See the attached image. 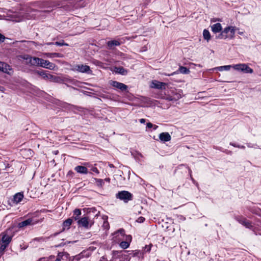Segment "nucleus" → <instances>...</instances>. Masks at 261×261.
I'll return each mask as SVG.
<instances>
[{
    "label": "nucleus",
    "instance_id": "32",
    "mask_svg": "<svg viewBox=\"0 0 261 261\" xmlns=\"http://www.w3.org/2000/svg\"><path fill=\"white\" fill-rule=\"evenodd\" d=\"M55 44L56 45L60 46H64V45L68 46V44L67 43H64V42L63 41H60V42H56L55 43Z\"/></svg>",
    "mask_w": 261,
    "mask_h": 261
},
{
    "label": "nucleus",
    "instance_id": "55",
    "mask_svg": "<svg viewBox=\"0 0 261 261\" xmlns=\"http://www.w3.org/2000/svg\"><path fill=\"white\" fill-rule=\"evenodd\" d=\"M107 224V222H104V225Z\"/></svg>",
    "mask_w": 261,
    "mask_h": 261
},
{
    "label": "nucleus",
    "instance_id": "46",
    "mask_svg": "<svg viewBox=\"0 0 261 261\" xmlns=\"http://www.w3.org/2000/svg\"><path fill=\"white\" fill-rule=\"evenodd\" d=\"M152 128H153V129L154 130H155V129H156L158 128V126L156 125H154L153 124V126L152 127Z\"/></svg>",
    "mask_w": 261,
    "mask_h": 261
},
{
    "label": "nucleus",
    "instance_id": "20",
    "mask_svg": "<svg viewBox=\"0 0 261 261\" xmlns=\"http://www.w3.org/2000/svg\"><path fill=\"white\" fill-rule=\"evenodd\" d=\"M232 65H225L222 66H219L212 69V70H218L220 71H222L223 70L228 71L230 70V69L232 67Z\"/></svg>",
    "mask_w": 261,
    "mask_h": 261
},
{
    "label": "nucleus",
    "instance_id": "45",
    "mask_svg": "<svg viewBox=\"0 0 261 261\" xmlns=\"http://www.w3.org/2000/svg\"><path fill=\"white\" fill-rule=\"evenodd\" d=\"M131 239H132V237L130 236H127V238H126L127 241H127L128 240L130 241Z\"/></svg>",
    "mask_w": 261,
    "mask_h": 261
},
{
    "label": "nucleus",
    "instance_id": "19",
    "mask_svg": "<svg viewBox=\"0 0 261 261\" xmlns=\"http://www.w3.org/2000/svg\"><path fill=\"white\" fill-rule=\"evenodd\" d=\"M56 65L48 60H46L45 64L43 66V68H47L49 70H54L56 67Z\"/></svg>",
    "mask_w": 261,
    "mask_h": 261
},
{
    "label": "nucleus",
    "instance_id": "22",
    "mask_svg": "<svg viewBox=\"0 0 261 261\" xmlns=\"http://www.w3.org/2000/svg\"><path fill=\"white\" fill-rule=\"evenodd\" d=\"M81 215V211L80 209H75L73 211V216L71 218L75 221L79 220V216Z\"/></svg>",
    "mask_w": 261,
    "mask_h": 261
},
{
    "label": "nucleus",
    "instance_id": "31",
    "mask_svg": "<svg viewBox=\"0 0 261 261\" xmlns=\"http://www.w3.org/2000/svg\"><path fill=\"white\" fill-rule=\"evenodd\" d=\"M163 98L168 101H173L172 95L170 94H165V96L163 97Z\"/></svg>",
    "mask_w": 261,
    "mask_h": 261
},
{
    "label": "nucleus",
    "instance_id": "6",
    "mask_svg": "<svg viewBox=\"0 0 261 261\" xmlns=\"http://www.w3.org/2000/svg\"><path fill=\"white\" fill-rule=\"evenodd\" d=\"M234 219L241 224L244 226L246 228L251 229L253 227L251 223L249 220H247L245 218L242 216H235Z\"/></svg>",
    "mask_w": 261,
    "mask_h": 261
},
{
    "label": "nucleus",
    "instance_id": "4",
    "mask_svg": "<svg viewBox=\"0 0 261 261\" xmlns=\"http://www.w3.org/2000/svg\"><path fill=\"white\" fill-rule=\"evenodd\" d=\"M132 194L126 191L119 192L116 194L117 198L123 200L125 202H127L128 201L131 200L132 199Z\"/></svg>",
    "mask_w": 261,
    "mask_h": 261
},
{
    "label": "nucleus",
    "instance_id": "39",
    "mask_svg": "<svg viewBox=\"0 0 261 261\" xmlns=\"http://www.w3.org/2000/svg\"><path fill=\"white\" fill-rule=\"evenodd\" d=\"M33 240L37 241H45V239L43 238V237L36 238Z\"/></svg>",
    "mask_w": 261,
    "mask_h": 261
},
{
    "label": "nucleus",
    "instance_id": "24",
    "mask_svg": "<svg viewBox=\"0 0 261 261\" xmlns=\"http://www.w3.org/2000/svg\"><path fill=\"white\" fill-rule=\"evenodd\" d=\"M116 72L121 75H126L127 73V70L122 67H116Z\"/></svg>",
    "mask_w": 261,
    "mask_h": 261
},
{
    "label": "nucleus",
    "instance_id": "50",
    "mask_svg": "<svg viewBox=\"0 0 261 261\" xmlns=\"http://www.w3.org/2000/svg\"><path fill=\"white\" fill-rule=\"evenodd\" d=\"M109 166H110V167H114L113 165H112V164H110V165H109Z\"/></svg>",
    "mask_w": 261,
    "mask_h": 261
},
{
    "label": "nucleus",
    "instance_id": "17",
    "mask_svg": "<svg viewBox=\"0 0 261 261\" xmlns=\"http://www.w3.org/2000/svg\"><path fill=\"white\" fill-rule=\"evenodd\" d=\"M10 70H11V68L10 65L6 63L0 62V71L8 73V71Z\"/></svg>",
    "mask_w": 261,
    "mask_h": 261
},
{
    "label": "nucleus",
    "instance_id": "53",
    "mask_svg": "<svg viewBox=\"0 0 261 261\" xmlns=\"http://www.w3.org/2000/svg\"><path fill=\"white\" fill-rule=\"evenodd\" d=\"M248 147H251V146L250 145V144H248Z\"/></svg>",
    "mask_w": 261,
    "mask_h": 261
},
{
    "label": "nucleus",
    "instance_id": "16",
    "mask_svg": "<svg viewBox=\"0 0 261 261\" xmlns=\"http://www.w3.org/2000/svg\"><path fill=\"white\" fill-rule=\"evenodd\" d=\"M212 31L214 33H217L220 32L222 30V25L220 23H216L211 25Z\"/></svg>",
    "mask_w": 261,
    "mask_h": 261
},
{
    "label": "nucleus",
    "instance_id": "2",
    "mask_svg": "<svg viewBox=\"0 0 261 261\" xmlns=\"http://www.w3.org/2000/svg\"><path fill=\"white\" fill-rule=\"evenodd\" d=\"M36 72L42 76V77L45 80H49L50 82L55 83H60L61 81V79L59 76H56L47 73L46 71H36Z\"/></svg>",
    "mask_w": 261,
    "mask_h": 261
},
{
    "label": "nucleus",
    "instance_id": "49",
    "mask_svg": "<svg viewBox=\"0 0 261 261\" xmlns=\"http://www.w3.org/2000/svg\"><path fill=\"white\" fill-rule=\"evenodd\" d=\"M120 261H125L123 257L120 258Z\"/></svg>",
    "mask_w": 261,
    "mask_h": 261
},
{
    "label": "nucleus",
    "instance_id": "48",
    "mask_svg": "<svg viewBox=\"0 0 261 261\" xmlns=\"http://www.w3.org/2000/svg\"><path fill=\"white\" fill-rule=\"evenodd\" d=\"M46 44L50 45H52V44H55V43L53 42H48V43H47Z\"/></svg>",
    "mask_w": 261,
    "mask_h": 261
},
{
    "label": "nucleus",
    "instance_id": "44",
    "mask_svg": "<svg viewBox=\"0 0 261 261\" xmlns=\"http://www.w3.org/2000/svg\"><path fill=\"white\" fill-rule=\"evenodd\" d=\"M189 173L190 174V176H191V179L194 181V179L192 177V175H191L192 171H191V170L190 169H189Z\"/></svg>",
    "mask_w": 261,
    "mask_h": 261
},
{
    "label": "nucleus",
    "instance_id": "23",
    "mask_svg": "<svg viewBox=\"0 0 261 261\" xmlns=\"http://www.w3.org/2000/svg\"><path fill=\"white\" fill-rule=\"evenodd\" d=\"M23 197V195L20 193H18L14 196V201L16 203L20 202Z\"/></svg>",
    "mask_w": 261,
    "mask_h": 261
},
{
    "label": "nucleus",
    "instance_id": "1",
    "mask_svg": "<svg viewBox=\"0 0 261 261\" xmlns=\"http://www.w3.org/2000/svg\"><path fill=\"white\" fill-rule=\"evenodd\" d=\"M235 32V27L229 26L224 28L221 33L218 36H216V38L219 39H231L234 37Z\"/></svg>",
    "mask_w": 261,
    "mask_h": 261
},
{
    "label": "nucleus",
    "instance_id": "37",
    "mask_svg": "<svg viewBox=\"0 0 261 261\" xmlns=\"http://www.w3.org/2000/svg\"><path fill=\"white\" fill-rule=\"evenodd\" d=\"M145 221V218L143 217H140L137 220V222L138 223H142Z\"/></svg>",
    "mask_w": 261,
    "mask_h": 261
},
{
    "label": "nucleus",
    "instance_id": "27",
    "mask_svg": "<svg viewBox=\"0 0 261 261\" xmlns=\"http://www.w3.org/2000/svg\"><path fill=\"white\" fill-rule=\"evenodd\" d=\"M73 220L71 218H68L64 222L63 226L64 227H67L68 228L70 225L72 224Z\"/></svg>",
    "mask_w": 261,
    "mask_h": 261
},
{
    "label": "nucleus",
    "instance_id": "40",
    "mask_svg": "<svg viewBox=\"0 0 261 261\" xmlns=\"http://www.w3.org/2000/svg\"><path fill=\"white\" fill-rule=\"evenodd\" d=\"M153 126V124L151 122H148L146 124V127L148 128H152Z\"/></svg>",
    "mask_w": 261,
    "mask_h": 261
},
{
    "label": "nucleus",
    "instance_id": "43",
    "mask_svg": "<svg viewBox=\"0 0 261 261\" xmlns=\"http://www.w3.org/2000/svg\"><path fill=\"white\" fill-rule=\"evenodd\" d=\"M139 121L141 123H144L146 122V120L145 119L142 118L139 120Z\"/></svg>",
    "mask_w": 261,
    "mask_h": 261
},
{
    "label": "nucleus",
    "instance_id": "12",
    "mask_svg": "<svg viewBox=\"0 0 261 261\" xmlns=\"http://www.w3.org/2000/svg\"><path fill=\"white\" fill-rule=\"evenodd\" d=\"M77 223L80 226H83L85 228H88L89 227V219L88 217H82L81 219L77 221Z\"/></svg>",
    "mask_w": 261,
    "mask_h": 261
},
{
    "label": "nucleus",
    "instance_id": "11",
    "mask_svg": "<svg viewBox=\"0 0 261 261\" xmlns=\"http://www.w3.org/2000/svg\"><path fill=\"white\" fill-rule=\"evenodd\" d=\"M12 240V236L10 234H8V231H6L5 232L2 233V243L9 245Z\"/></svg>",
    "mask_w": 261,
    "mask_h": 261
},
{
    "label": "nucleus",
    "instance_id": "15",
    "mask_svg": "<svg viewBox=\"0 0 261 261\" xmlns=\"http://www.w3.org/2000/svg\"><path fill=\"white\" fill-rule=\"evenodd\" d=\"M32 224H34L33 223V219L32 218H29L21 222H19L18 224V227L19 228H22Z\"/></svg>",
    "mask_w": 261,
    "mask_h": 261
},
{
    "label": "nucleus",
    "instance_id": "8",
    "mask_svg": "<svg viewBox=\"0 0 261 261\" xmlns=\"http://www.w3.org/2000/svg\"><path fill=\"white\" fill-rule=\"evenodd\" d=\"M73 70L82 73H88L90 71L89 66L86 65H75Z\"/></svg>",
    "mask_w": 261,
    "mask_h": 261
},
{
    "label": "nucleus",
    "instance_id": "47",
    "mask_svg": "<svg viewBox=\"0 0 261 261\" xmlns=\"http://www.w3.org/2000/svg\"><path fill=\"white\" fill-rule=\"evenodd\" d=\"M103 180H104V181H107V182H110V179L109 178H105Z\"/></svg>",
    "mask_w": 261,
    "mask_h": 261
},
{
    "label": "nucleus",
    "instance_id": "7",
    "mask_svg": "<svg viewBox=\"0 0 261 261\" xmlns=\"http://www.w3.org/2000/svg\"><path fill=\"white\" fill-rule=\"evenodd\" d=\"M23 58L27 61L28 64L32 66H37L39 62V58L32 57L28 55L24 56Z\"/></svg>",
    "mask_w": 261,
    "mask_h": 261
},
{
    "label": "nucleus",
    "instance_id": "33",
    "mask_svg": "<svg viewBox=\"0 0 261 261\" xmlns=\"http://www.w3.org/2000/svg\"><path fill=\"white\" fill-rule=\"evenodd\" d=\"M46 60L42 59L41 58H39V62L37 66H40L41 67H43V66L44 65V64H45V62Z\"/></svg>",
    "mask_w": 261,
    "mask_h": 261
},
{
    "label": "nucleus",
    "instance_id": "35",
    "mask_svg": "<svg viewBox=\"0 0 261 261\" xmlns=\"http://www.w3.org/2000/svg\"><path fill=\"white\" fill-rule=\"evenodd\" d=\"M8 245H6V244L2 243L0 247V251L3 252L5 250L6 247L8 246Z\"/></svg>",
    "mask_w": 261,
    "mask_h": 261
},
{
    "label": "nucleus",
    "instance_id": "10",
    "mask_svg": "<svg viewBox=\"0 0 261 261\" xmlns=\"http://www.w3.org/2000/svg\"><path fill=\"white\" fill-rule=\"evenodd\" d=\"M166 84L165 83L161 82L156 80H153L151 82L150 87L152 88L158 89H165Z\"/></svg>",
    "mask_w": 261,
    "mask_h": 261
},
{
    "label": "nucleus",
    "instance_id": "9",
    "mask_svg": "<svg viewBox=\"0 0 261 261\" xmlns=\"http://www.w3.org/2000/svg\"><path fill=\"white\" fill-rule=\"evenodd\" d=\"M111 85L113 87L120 89L122 91H126L128 88L127 86L126 85L115 81H111Z\"/></svg>",
    "mask_w": 261,
    "mask_h": 261
},
{
    "label": "nucleus",
    "instance_id": "25",
    "mask_svg": "<svg viewBox=\"0 0 261 261\" xmlns=\"http://www.w3.org/2000/svg\"><path fill=\"white\" fill-rule=\"evenodd\" d=\"M172 93V97H173V101H176L179 99L181 97V95L180 94L177 93L174 90L171 91Z\"/></svg>",
    "mask_w": 261,
    "mask_h": 261
},
{
    "label": "nucleus",
    "instance_id": "18",
    "mask_svg": "<svg viewBox=\"0 0 261 261\" xmlns=\"http://www.w3.org/2000/svg\"><path fill=\"white\" fill-rule=\"evenodd\" d=\"M108 48L112 49L114 48V46H119L120 45V43L118 40H112L107 42Z\"/></svg>",
    "mask_w": 261,
    "mask_h": 261
},
{
    "label": "nucleus",
    "instance_id": "36",
    "mask_svg": "<svg viewBox=\"0 0 261 261\" xmlns=\"http://www.w3.org/2000/svg\"><path fill=\"white\" fill-rule=\"evenodd\" d=\"M91 170L92 172H95L97 174L99 173V172L98 170L97 169V168L95 167H92L91 169Z\"/></svg>",
    "mask_w": 261,
    "mask_h": 261
},
{
    "label": "nucleus",
    "instance_id": "51",
    "mask_svg": "<svg viewBox=\"0 0 261 261\" xmlns=\"http://www.w3.org/2000/svg\"><path fill=\"white\" fill-rule=\"evenodd\" d=\"M3 89H4V88L0 86V90H2Z\"/></svg>",
    "mask_w": 261,
    "mask_h": 261
},
{
    "label": "nucleus",
    "instance_id": "54",
    "mask_svg": "<svg viewBox=\"0 0 261 261\" xmlns=\"http://www.w3.org/2000/svg\"><path fill=\"white\" fill-rule=\"evenodd\" d=\"M88 163H84V165H88Z\"/></svg>",
    "mask_w": 261,
    "mask_h": 261
},
{
    "label": "nucleus",
    "instance_id": "13",
    "mask_svg": "<svg viewBox=\"0 0 261 261\" xmlns=\"http://www.w3.org/2000/svg\"><path fill=\"white\" fill-rule=\"evenodd\" d=\"M159 139L161 141L168 142L171 140V137L168 133L164 132L159 135Z\"/></svg>",
    "mask_w": 261,
    "mask_h": 261
},
{
    "label": "nucleus",
    "instance_id": "14",
    "mask_svg": "<svg viewBox=\"0 0 261 261\" xmlns=\"http://www.w3.org/2000/svg\"><path fill=\"white\" fill-rule=\"evenodd\" d=\"M74 170L78 173L86 174L88 173V169L83 166H77L74 168Z\"/></svg>",
    "mask_w": 261,
    "mask_h": 261
},
{
    "label": "nucleus",
    "instance_id": "28",
    "mask_svg": "<svg viewBox=\"0 0 261 261\" xmlns=\"http://www.w3.org/2000/svg\"><path fill=\"white\" fill-rule=\"evenodd\" d=\"M179 71L181 73L183 74H188L190 72L189 69L184 66H180L179 68Z\"/></svg>",
    "mask_w": 261,
    "mask_h": 261
},
{
    "label": "nucleus",
    "instance_id": "56",
    "mask_svg": "<svg viewBox=\"0 0 261 261\" xmlns=\"http://www.w3.org/2000/svg\"><path fill=\"white\" fill-rule=\"evenodd\" d=\"M150 250V248H149L147 249L148 251H149Z\"/></svg>",
    "mask_w": 261,
    "mask_h": 261
},
{
    "label": "nucleus",
    "instance_id": "42",
    "mask_svg": "<svg viewBox=\"0 0 261 261\" xmlns=\"http://www.w3.org/2000/svg\"><path fill=\"white\" fill-rule=\"evenodd\" d=\"M74 173L72 171H69L67 173V176H73Z\"/></svg>",
    "mask_w": 261,
    "mask_h": 261
},
{
    "label": "nucleus",
    "instance_id": "3",
    "mask_svg": "<svg viewBox=\"0 0 261 261\" xmlns=\"http://www.w3.org/2000/svg\"><path fill=\"white\" fill-rule=\"evenodd\" d=\"M69 254L65 252H59L57 256L51 255L49 256V261H68Z\"/></svg>",
    "mask_w": 261,
    "mask_h": 261
},
{
    "label": "nucleus",
    "instance_id": "30",
    "mask_svg": "<svg viewBox=\"0 0 261 261\" xmlns=\"http://www.w3.org/2000/svg\"><path fill=\"white\" fill-rule=\"evenodd\" d=\"M129 246V243L128 241H122L120 244V246L123 249H126Z\"/></svg>",
    "mask_w": 261,
    "mask_h": 261
},
{
    "label": "nucleus",
    "instance_id": "29",
    "mask_svg": "<svg viewBox=\"0 0 261 261\" xmlns=\"http://www.w3.org/2000/svg\"><path fill=\"white\" fill-rule=\"evenodd\" d=\"M94 180L96 181L97 186L102 187L103 186L104 180L103 179L95 178Z\"/></svg>",
    "mask_w": 261,
    "mask_h": 261
},
{
    "label": "nucleus",
    "instance_id": "34",
    "mask_svg": "<svg viewBox=\"0 0 261 261\" xmlns=\"http://www.w3.org/2000/svg\"><path fill=\"white\" fill-rule=\"evenodd\" d=\"M230 145H232L234 147H238L239 148H241V149H244L245 148V147L243 145H237L236 144H234V143H230Z\"/></svg>",
    "mask_w": 261,
    "mask_h": 261
},
{
    "label": "nucleus",
    "instance_id": "57",
    "mask_svg": "<svg viewBox=\"0 0 261 261\" xmlns=\"http://www.w3.org/2000/svg\"><path fill=\"white\" fill-rule=\"evenodd\" d=\"M242 33H242V32L239 33L240 34H242Z\"/></svg>",
    "mask_w": 261,
    "mask_h": 261
},
{
    "label": "nucleus",
    "instance_id": "41",
    "mask_svg": "<svg viewBox=\"0 0 261 261\" xmlns=\"http://www.w3.org/2000/svg\"><path fill=\"white\" fill-rule=\"evenodd\" d=\"M5 39V37L3 35L0 34V42H4Z\"/></svg>",
    "mask_w": 261,
    "mask_h": 261
},
{
    "label": "nucleus",
    "instance_id": "26",
    "mask_svg": "<svg viewBox=\"0 0 261 261\" xmlns=\"http://www.w3.org/2000/svg\"><path fill=\"white\" fill-rule=\"evenodd\" d=\"M203 36L204 39L207 41L211 39V35L209 31L206 29H204L203 32Z\"/></svg>",
    "mask_w": 261,
    "mask_h": 261
},
{
    "label": "nucleus",
    "instance_id": "52",
    "mask_svg": "<svg viewBox=\"0 0 261 261\" xmlns=\"http://www.w3.org/2000/svg\"><path fill=\"white\" fill-rule=\"evenodd\" d=\"M174 72H173V73H171V74H168V76L172 75H173V74H174Z\"/></svg>",
    "mask_w": 261,
    "mask_h": 261
},
{
    "label": "nucleus",
    "instance_id": "21",
    "mask_svg": "<svg viewBox=\"0 0 261 261\" xmlns=\"http://www.w3.org/2000/svg\"><path fill=\"white\" fill-rule=\"evenodd\" d=\"M44 55L48 58H63V55L60 53H45Z\"/></svg>",
    "mask_w": 261,
    "mask_h": 261
},
{
    "label": "nucleus",
    "instance_id": "38",
    "mask_svg": "<svg viewBox=\"0 0 261 261\" xmlns=\"http://www.w3.org/2000/svg\"><path fill=\"white\" fill-rule=\"evenodd\" d=\"M118 233H120L122 236L124 235V230L123 229H120L118 231L116 232L114 234H117Z\"/></svg>",
    "mask_w": 261,
    "mask_h": 261
},
{
    "label": "nucleus",
    "instance_id": "5",
    "mask_svg": "<svg viewBox=\"0 0 261 261\" xmlns=\"http://www.w3.org/2000/svg\"><path fill=\"white\" fill-rule=\"evenodd\" d=\"M234 69L244 72L245 73H253V70L246 64H238L232 66Z\"/></svg>",
    "mask_w": 261,
    "mask_h": 261
}]
</instances>
